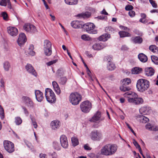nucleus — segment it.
I'll use <instances>...</instances> for the list:
<instances>
[{
	"label": "nucleus",
	"mask_w": 158,
	"mask_h": 158,
	"mask_svg": "<svg viewBox=\"0 0 158 158\" xmlns=\"http://www.w3.org/2000/svg\"><path fill=\"white\" fill-rule=\"evenodd\" d=\"M128 95L130 96L128 97L127 99V101L129 103L135 105H139L143 102V99L139 97L138 95L134 92H127L124 94L125 97H126Z\"/></svg>",
	"instance_id": "obj_1"
},
{
	"label": "nucleus",
	"mask_w": 158,
	"mask_h": 158,
	"mask_svg": "<svg viewBox=\"0 0 158 158\" xmlns=\"http://www.w3.org/2000/svg\"><path fill=\"white\" fill-rule=\"evenodd\" d=\"M117 150L115 145L107 144L103 147L101 150V154L105 156H110L114 154Z\"/></svg>",
	"instance_id": "obj_2"
},
{
	"label": "nucleus",
	"mask_w": 158,
	"mask_h": 158,
	"mask_svg": "<svg viewBox=\"0 0 158 158\" xmlns=\"http://www.w3.org/2000/svg\"><path fill=\"white\" fill-rule=\"evenodd\" d=\"M150 82L148 80L144 79H139L136 83V88L138 91L143 93L147 90L149 88Z\"/></svg>",
	"instance_id": "obj_3"
},
{
	"label": "nucleus",
	"mask_w": 158,
	"mask_h": 158,
	"mask_svg": "<svg viewBox=\"0 0 158 158\" xmlns=\"http://www.w3.org/2000/svg\"><path fill=\"white\" fill-rule=\"evenodd\" d=\"M81 99V95L77 92L72 93L69 96V102L73 105L78 104Z\"/></svg>",
	"instance_id": "obj_4"
},
{
	"label": "nucleus",
	"mask_w": 158,
	"mask_h": 158,
	"mask_svg": "<svg viewBox=\"0 0 158 158\" xmlns=\"http://www.w3.org/2000/svg\"><path fill=\"white\" fill-rule=\"evenodd\" d=\"M45 95L48 102L52 103L56 101V98L55 95L51 89L47 88L45 89Z\"/></svg>",
	"instance_id": "obj_5"
},
{
	"label": "nucleus",
	"mask_w": 158,
	"mask_h": 158,
	"mask_svg": "<svg viewBox=\"0 0 158 158\" xmlns=\"http://www.w3.org/2000/svg\"><path fill=\"white\" fill-rule=\"evenodd\" d=\"M92 108L91 103L88 101H85L82 102L80 105V108L82 112L87 113Z\"/></svg>",
	"instance_id": "obj_6"
},
{
	"label": "nucleus",
	"mask_w": 158,
	"mask_h": 158,
	"mask_svg": "<svg viewBox=\"0 0 158 158\" xmlns=\"http://www.w3.org/2000/svg\"><path fill=\"white\" fill-rule=\"evenodd\" d=\"M44 54L47 56H50L52 53V44L48 40H45L44 41Z\"/></svg>",
	"instance_id": "obj_7"
},
{
	"label": "nucleus",
	"mask_w": 158,
	"mask_h": 158,
	"mask_svg": "<svg viewBox=\"0 0 158 158\" xmlns=\"http://www.w3.org/2000/svg\"><path fill=\"white\" fill-rule=\"evenodd\" d=\"M91 139L94 141H100L102 139L103 136L102 133L97 130L91 131L90 134Z\"/></svg>",
	"instance_id": "obj_8"
},
{
	"label": "nucleus",
	"mask_w": 158,
	"mask_h": 158,
	"mask_svg": "<svg viewBox=\"0 0 158 158\" xmlns=\"http://www.w3.org/2000/svg\"><path fill=\"white\" fill-rule=\"evenodd\" d=\"M94 25L92 23H88L83 25V27L89 33L95 34L97 33V30L94 29Z\"/></svg>",
	"instance_id": "obj_9"
},
{
	"label": "nucleus",
	"mask_w": 158,
	"mask_h": 158,
	"mask_svg": "<svg viewBox=\"0 0 158 158\" xmlns=\"http://www.w3.org/2000/svg\"><path fill=\"white\" fill-rule=\"evenodd\" d=\"M3 145L5 149L9 153H12L15 150L14 144L10 141H4Z\"/></svg>",
	"instance_id": "obj_10"
},
{
	"label": "nucleus",
	"mask_w": 158,
	"mask_h": 158,
	"mask_svg": "<svg viewBox=\"0 0 158 158\" xmlns=\"http://www.w3.org/2000/svg\"><path fill=\"white\" fill-rule=\"evenodd\" d=\"M22 102L28 108H32L34 107V103L30 97L23 96L22 98Z\"/></svg>",
	"instance_id": "obj_11"
},
{
	"label": "nucleus",
	"mask_w": 158,
	"mask_h": 158,
	"mask_svg": "<svg viewBox=\"0 0 158 158\" xmlns=\"http://www.w3.org/2000/svg\"><path fill=\"white\" fill-rule=\"evenodd\" d=\"M26 41V36L23 33H21L19 34V38L17 40V43L20 47L23 46Z\"/></svg>",
	"instance_id": "obj_12"
},
{
	"label": "nucleus",
	"mask_w": 158,
	"mask_h": 158,
	"mask_svg": "<svg viewBox=\"0 0 158 158\" xmlns=\"http://www.w3.org/2000/svg\"><path fill=\"white\" fill-rule=\"evenodd\" d=\"M8 34L12 36H16L18 34V30L15 27L10 26L7 28Z\"/></svg>",
	"instance_id": "obj_13"
},
{
	"label": "nucleus",
	"mask_w": 158,
	"mask_h": 158,
	"mask_svg": "<svg viewBox=\"0 0 158 158\" xmlns=\"http://www.w3.org/2000/svg\"><path fill=\"white\" fill-rule=\"evenodd\" d=\"M25 69L28 73L35 76H36L37 74L34 68L31 64H27L25 66Z\"/></svg>",
	"instance_id": "obj_14"
},
{
	"label": "nucleus",
	"mask_w": 158,
	"mask_h": 158,
	"mask_svg": "<svg viewBox=\"0 0 158 158\" xmlns=\"http://www.w3.org/2000/svg\"><path fill=\"white\" fill-rule=\"evenodd\" d=\"M60 141L61 146L64 148H67L68 146V143L67 137L65 135H62L60 138Z\"/></svg>",
	"instance_id": "obj_15"
},
{
	"label": "nucleus",
	"mask_w": 158,
	"mask_h": 158,
	"mask_svg": "<svg viewBox=\"0 0 158 158\" xmlns=\"http://www.w3.org/2000/svg\"><path fill=\"white\" fill-rule=\"evenodd\" d=\"M101 113L99 111H97L95 113L94 116L89 120L90 122H96L100 120H102L103 119H101Z\"/></svg>",
	"instance_id": "obj_16"
},
{
	"label": "nucleus",
	"mask_w": 158,
	"mask_h": 158,
	"mask_svg": "<svg viewBox=\"0 0 158 158\" xmlns=\"http://www.w3.org/2000/svg\"><path fill=\"white\" fill-rule=\"evenodd\" d=\"M35 94L37 100L39 102H41L43 98V94L42 92L39 90H35Z\"/></svg>",
	"instance_id": "obj_17"
},
{
	"label": "nucleus",
	"mask_w": 158,
	"mask_h": 158,
	"mask_svg": "<svg viewBox=\"0 0 158 158\" xmlns=\"http://www.w3.org/2000/svg\"><path fill=\"white\" fill-rule=\"evenodd\" d=\"M72 27L74 28H79L83 27V25L81 22L78 21H74L71 23Z\"/></svg>",
	"instance_id": "obj_18"
},
{
	"label": "nucleus",
	"mask_w": 158,
	"mask_h": 158,
	"mask_svg": "<svg viewBox=\"0 0 158 158\" xmlns=\"http://www.w3.org/2000/svg\"><path fill=\"white\" fill-rule=\"evenodd\" d=\"M60 124V123L59 121L54 120L51 122L50 125L52 129L55 130L59 127Z\"/></svg>",
	"instance_id": "obj_19"
},
{
	"label": "nucleus",
	"mask_w": 158,
	"mask_h": 158,
	"mask_svg": "<svg viewBox=\"0 0 158 158\" xmlns=\"http://www.w3.org/2000/svg\"><path fill=\"white\" fill-rule=\"evenodd\" d=\"M52 84L54 89L56 93L57 94H60L61 91L57 83L55 81H53Z\"/></svg>",
	"instance_id": "obj_20"
},
{
	"label": "nucleus",
	"mask_w": 158,
	"mask_h": 158,
	"mask_svg": "<svg viewBox=\"0 0 158 158\" xmlns=\"http://www.w3.org/2000/svg\"><path fill=\"white\" fill-rule=\"evenodd\" d=\"M7 4L8 7L10 9H11L12 7L10 0H2L0 2V5L2 6H6Z\"/></svg>",
	"instance_id": "obj_21"
},
{
	"label": "nucleus",
	"mask_w": 158,
	"mask_h": 158,
	"mask_svg": "<svg viewBox=\"0 0 158 158\" xmlns=\"http://www.w3.org/2000/svg\"><path fill=\"white\" fill-rule=\"evenodd\" d=\"M131 40L135 44H140L143 42L142 39L139 36L131 38Z\"/></svg>",
	"instance_id": "obj_22"
},
{
	"label": "nucleus",
	"mask_w": 158,
	"mask_h": 158,
	"mask_svg": "<svg viewBox=\"0 0 158 158\" xmlns=\"http://www.w3.org/2000/svg\"><path fill=\"white\" fill-rule=\"evenodd\" d=\"M90 15V13L89 12H86L78 14L76 16L79 18L86 19L89 18Z\"/></svg>",
	"instance_id": "obj_23"
},
{
	"label": "nucleus",
	"mask_w": 158,
	"mask_h": 158,
	"mask_svg": "<svg viewBox=\"0 0 158 158\" xmlns=\"http://www.w3.org/2000/svg\"><path fill=\"white\" fill-rule=\"evenodd\" d=\"M110 37V34H105L100 36L98 39L100 41H105L107 40Z\"/></svg>",
	"instance_id": "obj_24"
},
{
	"label": "nucleus",
	"mask_w": 158,
	"mask_h": 158,
	"mask_svg": "<svg viewBox=\"0 0 158 158\" xmlns=\"http://www.w3.org/2000/svg\"><path fill=\"white\" fill-rule=\"evenodd\" d=\"M138 57L140 60L143 62H145L148 60L147 57L143 53H140L138 56Z\"/></svg>",
	"instance_id": "obj_25"
},
{
	"label": "nucleus",
	"mask_w": 158,
	"mask_h": 158,
	"mask_svg": "<svg viewBox=\"0 0 158 158\" xmlns=\"http://www.w3.org/2000/svg\"><path fill=\"white\" fill-rule=\"evenodd\" d=\"M138 118L140 122L143 123H145L149 121V119L148 118L143 115H139Z\"/></svg>",
	"instance_id": "obj_26"
},
{
	"label": "nucleus",
	"mask_w": 158,
	"mask_h": 158,
	"mask_svg": "<svg viewBox=\"0 0 158 158\" xmlns=\"http://www.w3.org/2000/svg\"><path fill=\"white\" fill-rule=\"evenodd\" d=\"M104 46L101 44L96 43L93 45L92 48L94 50H98L102 49Z\"/></svg>",
	"instance_id": "obj_27"
},
{
	"label": "nucleus",
	"mask_w": 158,
	"mask_h": 158,
	"mask_svg": "<svg viewBox=\"0 0 158 158\" xmlns=\"http://www.w3.org/2000/svg\"><path fill=\"white\" fill-rule=\"evenodd\" d=\"M154 73V71L152 68H147L145 69V74L147 76H152Z\"/></svg>",
	"instance_id": "obj_28"
},
{
	"label": "nucleus",
	"mask_w": 158,
	"mask_h": 158,
	"mask_svg": "<svg viewBox=\"0 0 158 158\" xmlns=\"http://www.w3.org/2000/svg\"><path fill=\"white\" fill-rule=\"evenodd\" d=\"M52 147L54 149L57 151L60 150L61 148L60 143L56 141H54L53 142Z\"/></svg>",
	"instance_id": "obj_29"
},
{
	"label": "nucleus",
	"mask_w": 158,
	"mask_h": 158,
	"mask_svg": "<svg viewBox=\"0 0 158 158\" xmlns=\"http://www.w3.org/2000/svg\"><path fill=\"white\" fill-rule=\"evenodd\" d=\"M149 49L154 53H157L158 52V48L155 45H153L150 46L149 47Z\"/></svg>",
	"instance_id": "obj_30"
},
{
	"label": "nucleus",
	"mask_w": 158,
	"mask_h": 158,
	"mask_svg": "<svg viewBox=\"0 0 158 158\" xmlns=\"http://www.w3.org/2000/svg\"><path fill=\"white\" fill-rule=\"evenodd\" d=\"M140 112L143 114H148V110L147 107H141L139 110Z\"/></svg>",
	"instance_id": "obj_31"
},
{
	"label": "nucleus",
	"mask_w": 158,
	"mask_h": 158,
	"mask_svg": "<svg viewBox=\"0 0 158 158\" xmlns=\"http://www.w3.org/2000/svg\"><path fill=\"white\" fill-rule=\"evenodd\" d=\"M142 70L141 68L135 67L132 69V73L133 74H138L140 73Z\"/></svg>",
	"instance_id": "obj_32"
},
{
	"label": "nucleus",
	"mask_w": 158,
	"mask_h": 158,
	"mask_svg": "<svg viewBox=\"0 0 158 158\" xmlns=\"http://www.w3.org/2000/svg\"><path fill=\"white\" fill-rule=\"evenodd\" d=\"M34 49V46L32 45H30L28 49V54L32 56H33L35 55V53L33 51Z\"/></svg>",
	"instance_id": "obj_33"
},
{
	"label": "nucleus",
	"mask_w": 158,
	"mask_h": 158,
	"mask_svg": "<svg viewBox=\"0 0 158 158\" xmlns=\"http://www.w3.org/2000/svg\"><path fill=\"white\" fill-rule=\"evenodd\" d=\"M71 141L73 146H76L79 144L78 140L75 137H73L71 138Z\"/></svg>",
	"instance_id": "obj_34"
},
{
	"label": "nucleus",
	"mask_w": 158,
	"mask_h": 158,
	"mask_svg": "<svg viewBox=\"0 0 158 158\" xmlns=\"http://www.w3.org/2000/svg\"><path fill=\"white\" fill-rule=\"evenodd\" d=\"M115 67V64L112 62L109 63L107 65V69L109 70H113L114 69Z\"/></svg>",
	"instance_id": "obj_35"
},
{
	"label": "nucleus",
	"mask_w": 158,
	"mask_h": 158,
	"mask_svg": "<svg viewBox=\"0 0 158 158\" xmlns=\"http://www.w3.org/2000/svg\"><path fill=\"white\" fill-rule=\"evenodd\" d=\"M119 35L121 37H124L127 36H130V34L126 31H121L119 32Z\"/></svg>",
	"instance_id": "obj_36"
},
{
	"label": "nucleus",
	"mask_w": 158,
	"mask_h": 158,
	"mask_svg": "<svg viewBox=\"0 0 158 158\" xmlns=\"http://www.w3.org/2000/svg\"><path fill=\"white\" fill-rule=\"evenodd\" d=\"M30 27L29 28V33H35L37 31V29L35 26L33 25L30 24Z\"/></svg>",
	"instance_id": "obj_37"
},
{
	"label": "nucleus",
	"mask_w": 158,
	"mask_h": 158,
	"mask_svg": "<svg viewBox=\"0 0 158 158\" xmlns=\"http://www.w3.org/2000/svg\"><path fill=\"white\" fill-rule=\"evenodd\" d=\"M120 89L121 91L125 92L130 90L131 88L128 86H127L126 85L122 84V85L120 87Z\"/></svg>",
	"instance_id": "obj_38"
},
{
	"label": "nucleus",
	"mask_w": 158,
	"mask_h": 158,
	"mask_svg": "<svg viewBox=\"0 0 158 158\" xmlns=\"http://www.w3.org/2000/svg\"><path fill=\"white\" fill-rule=\"evenodd\" d=\"M131 82V79L129 78H126L122 81V84L126 85L130 84Z\"/></svg>",
	"instance_id": "obj_39"
},
{
	"label": "nucleus",
	"mask_w": 158,
	"mask_h": 158,
	"mask_svg": "<svg viewBox=\"0 0 158 158\" xmlns=\"http://www.w3.org/2000/svg\"><path fill=\"white\" fill-rule=\"evenodd\" d=\"M30 117L31 121L32 124L34 128H36L38 125L35 118L31 115H30Z\"/></svg>",
	"instance_id": "obj_40"
},
{
	"label": "nucleus",
	"mask_w": 158,
	"mask_h": 158,
	"mask_svg": "<svg viewBox=\"0 0 158 158\" xmlns=\"http://www.w3.org/2000/svg\"><path fill=\"white\" fill-rule=\"evenodd\" d=\"M133 143L135 145V146L136 148L139 149L140 153L141 154H142V152L141 148L140 145H139V144L135 140L133 139Z\"/></svg>",
	"instance_id": "obj_41"
},
{
	"label": "nucleus",
	"mask_w": 158,
	"mask_h": 158,
	"mask_svg": "<svg viewBox=\"0 0 158 158\" xmlns=\"http://www.w3.org/2000/svg\"><path fill=\"white\" fill-rule=\"evenodd\" d=\"M0 117L2 119H3L5 117L4 109L1 105H0Z\"/></svg>",
	"instance_id": "obj_42"
},
{
	"label": "nucleus",
	"mask_w": 158,
	"mask_h": 158,
	"mask_svg": "<svg viewBox=\"0 0 158 158\" xmlns=\"http://www.w3.org/2000/svg\"><path fill=\"white\" fill-rule=\"evenodd\" d=\"M3 67L5 71H8L10 67V63L8 62H5L3 64Z\"/></svg>",
	"instance_id": "obj_43"
},
{
	"label": "nucleus",
	"mask_w": 158,
	"mask_h": 158,
	"mask_svg": "<svg viewBox=\"0 0 158 158\" xmlns=\"http://www.w3.org/2000/svg\"><path fill=\"white\" fill-rule=\"evenodd\" d=\"M81 38L83 40L89 41L91 40V38L87 35H83L81 36Z\"/></svg>",
	"instance_id": "obj_44"
},
{
	"label": "nucleus",
	"mask_w": 158,
	"mask_h": 158,
	"mask_svg": "<svg viewBox=\"0 0 158 158\" xmlns=\"http://www.w3.org/2000/svg\"><path fill=\"white\" fill-rule=\"evenodd\" d=\"M151 60L152 61L156 64H158V58L154 56H151Z\"/></svg>",
	"instance_id": "obj_45"
},
{
	"label": "nucleus",
	"mask_w": 158,
	"mask_h": 158,
	"mask_svg": "<svg viewBox=\"0 0 158 158\" xmlns=\"http://www.w3.org/2000/svg\"><path fill=\"white\" fill-rule=\"evenodd\" d=\"M86 72H87V74H88V76L91 79L92 81L94 80V78H96V77H94L92 75L91 72L90 71L88 68H87V69H86Z\"/></svg>",
	"instance_id": "obj_46"
},
{
	"label": "nucleus",
	"mask_w": 158,
	"mask_h": 158,
	"mask_svg": "<svg viewBox=\"0 0 158 158\" xmlns=\"http://www.w3.org/2000/svg\"><path fill=\"white\" fill-rule=\"evenodd\" d=\"M15 123L17 125H19L22 123V120L19 117H17L15 118Z\"/></svg>",
	"instance_id": "obj_47"
},
{
	"label": "nucleus",
	"mask_w": 158,
	"mask_h": 158,
	"mask_svg": "<svg viewBox=\"0 0 158 158\" xmlns=\"http://www.w3.org/2000/svg\"><path fill=\"white\" fill-rule=\"evenodd\" d=\"M29 27H30V24L27 23L24 25L23 28L25 31L28 32L29 30Z\"/></svg>",
	"instance_id": "obj_48"
},
{
	"label": "nucleus",
	"mask_w": 158,
	"mask_h": 158,
	"mask_svg": "<svg viewBox=\"0 0 158 158\" xmlns=\"http://www.w3.org/2000/svg\"><path fill=\"white\" fill-rule=\"evenodd\" d=\"M154 126H152L150 123H148L145 126V128L147 129L150 131H153Z\"/></svg>",
	"instance_id": "obj_49"
},
{
	"label": "nucleus",
	"mask_w": 158,
	"mask_h": 158,
	"mask_svg": "<svg viewBox=\"0 0 158 158\" xmlns=\"http://www.w3.org/2000/svg\"><path fill=\"white\" fill-rule=\"evenodd\" d=\"M60 81L62 84H64L66 82L67 79L66 77H61L60 79Z\"/></svg>",
	"instance_id": "obj_50"
},
{
	"label": "nucleus",
	"mask_w": 158,
	"mask_h": 158,
	"mask_svg": "<svg viewBox=\"0 0 158 158\" xmlns=\"http://www.w3.org/2000/svg\"><path fill=\"white\" fill-rule=\"evenodd\" d=\"M57 61V60H52L51 61H50L48 62H47V64L48 66H50L52 64L55 63H56Z\"/></svg>",
	"instance_id": "obj_51"
},
{
	"label": "nucleus",
	"mask_w": 158,
	"mask_h": 158,
	"mask_svg": "<svg viewBox=\"0 0 158 158\" xmlns=\"http://www.w3.org/2000/svg\"><path fill=\"white\" fill-rule=\"evenodd\" d=\"M133 8V7L131 5H127V6L125 8V9L127 10H131Z\"/></svg>",
	"instance_id": "obj_52"
},
{
	"label": "nucleus",
	"mask_w": 158,
	"mask_h": 158,
	"mask_svg": "<svg viewBox=\"0 0 158 158\" xmlns=\"http://www.w3.org/2000/svg\"><path fill=\"white\" fill-rule=\"evenodd\" d=\"M152 6L154 8H156L157 7V4L155 2V1L153 0H149Z\"/></svg>",
	"instance_id": "obj_53"
},
{
	"label": "nucleus",
	"mask_w": 158,
	"mask_h": 158,
	"mask_svg": "<svg viewBox=\"0 0 158 158\" xmlns=\"http://www.w3.org/2000/svg\"><path fill=\"white\" fill-rule=\"evenodd\" d=\"M88 156L91 158H97V156L94 153H89Z\"/></svg>",
	"instance_id": "obj_54"
},
{
	"label": "nucleus",
	"mask_w": 158,
	"mask_h": 158,
	"mask_svg": "<svg viewBox=\"0 0 158 158\" xmlns=\"http://www.w3.org/2000/svg\"><path fill=\"white\" fill-rule=\"evenodd\" d=\"M129 15L131 17H133L135 15V12L133 10H130L129 12Z\"/></svg>",
	"instance_id": "obj_55"
},
{
	"label": "nucleus",
	"mask_w": 158,
	"mask_h": 158,
	"mask_svg": "<svg viewBox=\"0 0 158 158\" xmlns=\"http://www.w3.org/2000/svg\"><path fill=\"white\" fill-rule=\"evenodd\" d=\"M22 108L25 114L27 116L29 114V112L27 108L24 106H22Z\"/></svg>",
	"instance_id": "obj_56"
},
{
	"label": "nucleus",
	"mask_w": 158,
	"mask_h": 158,
	"mask_svg": "<svg viewBox=\"0 0 158 158\" xmlns=\"http://www.w3.org/2000/svg\"><path fill=\"white\" fill-rule=\"evenodd\" d=\"M78 0H70V5H76L77 3Z\"/></svg>",
	"instance_id": "obj_57"
},
{
	"label": "nucleus",
	"mask_w": 158,
	"mask_h": 158,
	"mask_svg": "<svg viewBox=\"0 0 158 158\" xmlns=\"http://www.w3.org/2000/svg\"><path fill=\"white\" fill-rule=\"evenodd\" d=\"M128 49V47L126 45H123L121 48V49L122 50H127Z\"/></svg>",
	"instance_id": "obj_58"
},
{
	"label": "nucleus",
	"mask_w": 158,
	"mask_h": 158,
	"mask_svg": "<svg viewBox=\"0 0 158 158\" xmlns=\"http://www.w3.org/2000/svg\"><path fill=\"white\" fill-rule=\"evenodd\" d=\"M2 15L4 19H6L7 18V15L5 12H3L2 13Z\"/></svg>",
	"instance_id": "obj_59"
},
{
	"label": "nucleus",
	"mask_w": 158,
	"mask_h": 158,
	"mask_svg": "<svg viewBox=\"0 0 158 158\" xmlns=\"http://www.w3.org/2000/svg\"><path fill=\"white\" fill-rule=\"evenodd\" d=\"M85 149L87 150H90L91 148L89 146L88 144H85L84 146Z\"/></svg>",
	"instance_id": "obj_60"
},
{
	"label": "nucleus",
	"mask_w": 158,
	"mask_h": 158,
	"mask_svg": "<svg viewBox=\"0 0 158 158\" xmlns=\"http://www.w3.org/2000/svg\"><path fill=\"white\" fill-rule=\"evenodd\" d=\"M1 85L0 86L2 88H4V82L3 80L2 79H1L0 81Z\"/></svg>",
	"instance_id": "obj_61"
},
{
	"label": "nucleus",
	"mask_w": 158,
	"mask_h": 158,
	"mask_svg": "<svg viewBox=\"0 0 158 158\" xmlns=\"http://www.w3.org/2000/svg\"><path fill=\"white\" fill-rule=\"evenodd\" d=\"M51 155L52 156V158H57V155L55 152H53L52 154H51Z\"/></svg>",
	"instance_id": "obj_62"
},
{
	"label": "nucleus",
	"mask_w": 158,
	"mask_h": 158,
	"mask_svg": "<svg viewBox=\"0 0 158 158\" xmlns=\"http://www.w3.org/2000/svg\"><path fill=\"white\" fill-rule=\"evenodd\" d=\"M98 19H107L106 16H103V15L100 16L98 17Z\"/></svg>",
	"instance_id": "obj_63"
},
{
	"label": "nucleus",
	"mask_w": 158,
	"mask_h": 158,
	"mask_svg": "<svg viewBox=\"0 0 158 158\" xmlns=\"http://www.w3.org/2000/svg\"><path fill=\"white\" fill-rule=\"evenodd\" d=\"M139 22L143 23H147L146 19H141L139 20Z\"/></svg>",
	"instance_id": "obj_64"
}]
</instances>
